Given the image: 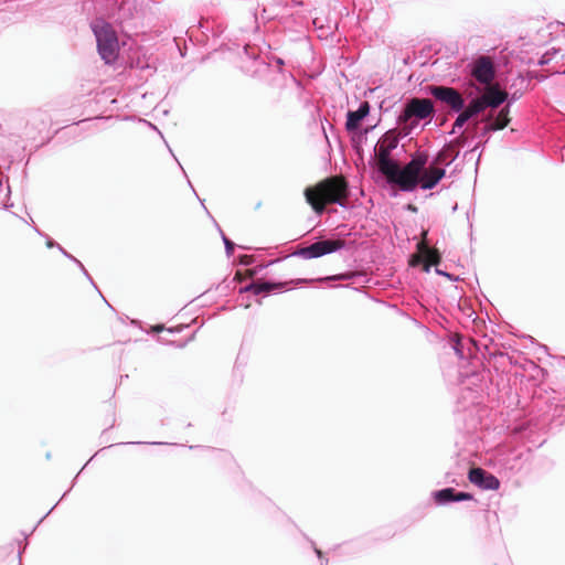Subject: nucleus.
Listing matches in <instances>:
<instances>
[{
	"mask_svg": "<svg viewBox=\"0 0 565 565\" xmlns=\"http://www.w3.org/2000/svg\"><path fill=\"white\" fill-rule=\"evenodd\" d=\"M398 139L391 132L385 134L374 148L376 166L387 181L403 191H413L418 185V173L427 162V156L416 154L404 168L394 162L390 156L397 147Z\"/></svg>",
	"mask_w": 565,
	"mask_h": 565,
	"instance_id": "nucleus-1",
	"label": "nucleus"
},
{
	"mask_svg": "<svg viewBox=\"0 0 565 565\" xmlns=\"http://www.w3.org/2000/svg\"><path fill=\"white\" fill-rule=\"evenodd\" d=\"M348 194L347 182L339 178H329L316 186H309L305 190L306 201L318 214L323 213L329 203L343 205Z\"/></svg>",
	"mask_w": 565,
	"mask_h": 565,
	"instance_id": "nucleus-2",
	"label": "nucleus"
},
{
	"mask_svg": "<svg viewBox=\"0 0 565 565\" xmlns=\"http://www.w3.org/2000/svg\"><path fill=\"white\" fill-rule=\"evenodd\" d=\"M458 156V145L449 143L445 146L428 166L427 163L424 164V168L416 178L418 180V185H420L423 190H430L435 188L446 174L445 167L452 163Z\"/></svg>",
	"mask_w": 565,
	"mask_h": 565,
	"instance_id": "nucleus-3",
	"label": "nucleus"
},
{
	"mask_svg": "<svg viewBox=\"0 0 565 565\" xmlns=\"http://www.w3.org/2000/svg\"><path fill=\"white\" fill-rule=\"evenodd\" d=\"M507 98V94L499 89L493 84L486 85L482 96L475 98L470 104L459 114L454 122L451 134H456L463 125L473 116L483 111L487 107H497L502 104Z\"/></svg>",
	"mask_w": 565,
	"mask_h": 565,
	"instance_id": "nucleus-4",
	"label": "nucleus"
},
{
	"mask_svg": "<svg viewBox=\"0 0 565 565\" xmlns=\"http://www.w3.org/2000/svg\"><path fill=\"white\" fill-rule=\"evenodd\" d=\"M433 114L434 106L431 100L426 98L409 99L397 117L399 134L404 137L408 136L418 127L420 120L429 118Z\"/></svg>",
	"mask_w": 565,
	"mask_h": 565,
	"instance_id": "nucleus-5",
	"label": "nucleus"
},
{
	"mask_svg": "<svg viewBox=\"0 0 565 565\" xmlns=\"http://www.w3.org/2000/svg\"><path fill=\"white\" fill-rule=\"evenodd\" d=\"M93 32L96 38L97 49L100 57L106 64H111L116 61L119 51V43L116 32L104 20H96L93 23Z\"/></svg>",
	"mask_w": 565,
	"mask_h": 565,
	"instance_id": "nucleus-6",
	"label": "nucleus"
},
{
	"mask_svg": "<svg viewBox=\"0 0 565 565\" xmlns=\"http://www.w3.org/2000/svg\"><path fill=\"white\" fill-rule=\"evenodd\" d=\"M430 94L438 100L447 104L451 109L459 111L463 108V98L451 87L433 86Z\"/></svg>",
	"mask_w": 565,
	"mask_h": 565,
	"instance_id": "nucleus-7",
	"label": "nucleus"
},
{
	"mask_svg": "<svg viewBox=\"0 0 565 565\" xmlns=\"http://www.w3.org/2000/svg\"><path fill=\"white\" fill-rule=\"evenodd\" d=\"M343 246L341 241H319L310 246L302 248L300 254L305 258H317L326 254H330L340 249Z\"/></svg>",
	"mask_w": 565,
	"mask_h": 565,
	"instance_id": "nucleus-8",
	"label": "nucleus"
},
{
	"mask_svg": "<svg viewBox=\"0 0 565 565\" xmlns=\"http://www.w3.org/2000/svg\"><path fill=\"white\" fill-rule=\"evenodd\" d=\"M418 250V255H414L411 259L412 266L423 264L424 270L428 273L430 266L439 263L440 256L436 249H431L424 243H419Z\"/></svg>",
	"mask_w": 565,
	"mask_h": 565,
	"instance_id": "nucleus-9",
	"label": "nucleus"
},
{
	"mask_svg": "<svg viewBox=\"0 0 565 565\" xmlns=\"http://www.w3.org/2000/svg\"><path fill=\"white\" fill-rule=\"evenodd\" d=\"M469 480L484 490H498L500 488L499 479L481 468L470 469Z\"/></svg>",
	"mask_w": 565,
	"mask_h": 565,
	"instance_id": "nucleus-10",
	"label": "nucleus"
},
{
	"mask_svg": "<svg viewBox=\"0 0 565 565\" xmlns=\"http://www.w3.org/2000/svg\"><path fill=\"white\" fill-rule=\"evenodd\" d=\"M473 76L484 86L492 84L494 70L491 61L488 57H480L477 61L473 67Z\"/></svg>",
	"mask_w": 565,
	"mask_h": 565,
	"instance_id": "nucleus-11",
	"label": "nucleus"
},
{
	"mask_svg": "<svg viewBox=\"0 0 565 565\" xmlns=\"http://www.w3.org/2000/svg\"><path fill=\"white\" fill-rule=\"evenodd\" d=\"M435 501L438 504H446L454 501H466L471 500L472 495L467 492H456L452 488H446L438 490L433 494Z\"/></svg>",
	"mask_w": 565,
	"mask_h": 565,
	"instance_id": "nucleus-12",
	"label": "nucleus"
},
{
	"mask_svg": "<svg viewBox=\"0 0 565 565\" xmlns=\"http://www.w3.org/2000/svg\"><path fill=\"white\" fill-rule=\"evenodd\" d=\"M370 113V105L367 102H363L360 104L359 108L356 110H350L348 113L347 118V129L352 131L358 129L361 121L369 115Z\"/></svg>",
	"mask_w": 565,
	"mask_h": 565,
	"instance_id": "nucleus-13",
	"label": "nucleus"
},
{
	"mask_svg": "<svg viewBox=\"0 0 565 565\" xmlns=\"http://www.w3.org/2000/svg\"><path fill=\"white\" fill-rule=\"evenodd\" d=\"M486 121L490 122L489 125H487L486 130H500V129H503L510 122L509 107L502 108L500 110V113L498 114V116L495 117L494 120H492L491 117H488L486 119Z\"/></svg>",
	"mask_w": 565,
	"mask_h": 565,
	"instance_id": "nucleus-14",
	"label": "nucleus"
},
{
	"mask_svg": "<svg viewBox=\"0 0 565 565\" xmlns=\"http://www.w3.org/2000/svg\"><path fill=\"white\" fill-rule=\"evenodd\" d=\"M280 286H281V284H270V282L255 284L254 282V284H250V285L242 288L241 291H253L255 295H259L262 292L273 291Z\"/></svg>",
	"mask_w": 565,
	"mask_h": 565,
	"instance_id": "nucleus-15",
	"label": "nucleus"
},
{
	"mask_svg": "<svg viewBox=\"0 0 565 565\" xmlns=\"http://www.w3.org/2000/svg\"><path fill=\"white\" fill-rule=\"evenodd\" d=\"M223 241H224V244H225V248H226V253L227 255H231L233 249H234V243L231 242L228 238H226L225 236L223 237Z\"/></svg>",
	"mask_w": 565,
	"mask_h": 565,
	"instance_id": "nucleus-16",
	"label": "nucleus"
},
{
	"mask_svg": "<svg viewBox=\"0 0 565 565\" xmlns=\"http://www.w3.org/2000/svg\"><path fill=\"white\" fill-rule=\"evenodd\" d=\"M242 263L245 264V265L249 264V257L248 256H244L242 258Z\"/></svg>",
	"mask_w": 565,
	"mask_h": 565,
	"instance_id": "nucleus-17",
	"label": "nucleus"
},
{
	"mask_svg": "<svg viewBox=\"0 0 565 565\" xmlns=\"http://www.w3.org/2000/svg\"><path fill=\"white\" fill-rule=\"evenodd\" d=\"M162 330H163V326H156V327L153 328V331H154V332H160V331H162Z\"/></svg>",
	"mask_w": 565,
	"mask_h": 565,
	"instance_id": "nucleus-18",
	"label": "nucleus"
},
{
	"mask_svg": "<svg viewBox=\"0 0 565 565\" xmlns=\"http://www.w3.org/2000/svg\"><path fill=\"white\" fill-rule=\"evenodd\" d=\"M461 142H463V136L462 135L459 137V140H458V143H461Z\"/></svg>",
	"mask_w": 565,
	"mask_h": 565,
	"instance_id": "nucleus-19",
	"label": "nucleus"
},
{
	"mask_svg": "<svg viewBox=\"0 0 565 565\" xmlns=\"http://www.w3.org/2000/svg\"><path fill=\"white\" fill-rule=\"evenodd\" d=\"M53 245H54L53 242H51V241L47 242L49 247H52Z\"/></svg>",
	"mask_w": 565,
	"mask_h": 565,
	"instance_id": "nucleus-20",
	"label": "nucleus"
},
{
	"mask_svg": "<svg viewBox=\"0 0 565 565\" xmlns=\"http://www.w3.org/2000/svg\"><path fill=\"white\" fill-rule=\"evenodd\" d=\"M337 277H328L327 279L328 280H331V279H335Z\"/></svg>",
	"mask_w": 565,
	"mask_h": 565,
	"instance_id": "nucleus-21",
	"label": "nucleus"
}]
</instances>
